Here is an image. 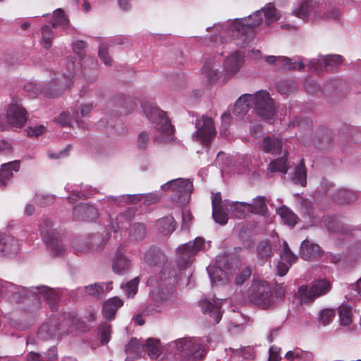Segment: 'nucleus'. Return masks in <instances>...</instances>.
<instances>
[{
	"label": "nucleus",
	"mask_w": 361,
	"mask_h": 361,
	"mask_svg": "<svg viewBox=\"0 0 361 361\" xmlns=\"http://www.w3.org/2000/svg\"><path fill=\"white\" fill-rule=\"evenodd\" d=\"M262 11L264 15L265 23L268 25L280 18L278 10L274 6L268 4L247 18L236 19L228 25L226 33L235 41L237 46L246 47L253 39L255 28L259 26L263 20Z\"/></svg>",
	"instance_id": "f257e3e1"
},
{
	"label": "nucleus",
	"mask_w": 361,
	"mask_h": 361,
	"mask_svg": "<svg viewBox=\"0 0 361 361\" xmlns=\"http://www.w3.org/2000/svg\"><path fill=\"white\" fill-rule=\"evenodd\" d=\"M6 298L11 302L16 303H20L30 298L39 303L42 298L49 303L52 311L56 308L58 300L55 290L48 286H39L27 288L0 280V298Z\"/></svg>",
	"instance_id": "f03ea898"
},
{
	"label": "nucleus",
	"mask_w": 361,
	"mask_h": 361,
	"mask_svg": "<svg viewBox=\"0 0 361 361\" xmlns=\"http://www.w3.org/2000/svg\"><path fill=\"white\" fill-rule=\"evenodd\" d=\"M178 283L176 271L170 266H165L159 277H149L147 284L151 287L150 293L157 300L167 301L173 296Z\"/></svg>",
	"instance_id": "7ed1b4c3"
},
{
	"label": "nucleus",
	"mask_w": 361,
	"mask_h": 361,
	"mask_svg": "<svg viewBox=\"0 0 361 361\" xmlns=\"http://www.w3.org/2000/svg\"><path fill=\"white\" fill-rule=\"evenodd\" d=\"M168 350L175 357L183 360H200L203 358L201 338H181L171 342Z\"/></svg>",
	"instance_id": "20e7f679"
},
{
	"label": "nucleus",
	"mask_w": 361,
	"mask_h": 361,
	"mask_svg": "<svg viewBox=\"0 0 361 361\" xmlns=\"http://www.w3.org/2000/svg\"><path fill=\"white\" fill-rule=\"evenodd\" d=\"M43 241L47 245L50 255L54 257H63L66 253L59 232L54 228L53 222L47 218L42 219L39 225Z\"/></svg>",
	"instance_id": "39448f33"
},
{
	"label": "nucleus",
	"mask_w": 361,
	"mask_h": 361,
	"mask_svg": "<svg viewBox=\"0 0 361 361\" xmlns=\"http://www.w3.org/2000/svg\"><path fill=\"white\" fill-rule=\"evenodd\" d=\"M192 188V182L181 178L171 180L161 186L162 190L171 192V201L180 207L189 202Z\"/></svg>",
	"instance_id": "423d86ee"
},
{
	"label": "nucleus",
	"mask_w": 361,
	"mask_h": 361,
	"mask_svg": "<svg viewBox=\"0 0 361 361\" xmlns=\"http://www.w3.org/2000/svg\"><path fill=\"white\" fill-rule=\"evenodd\" d=\"M140 104L147 119L155 124L159 131L167 135L173 134L174 127L171 125V121L165 111L149 101H142Z\"/></svg>",
	"instance_id": "0eeeda50"
},
{
	"label": "nucleus",
	"mask_w": 361,
	"mask_h": 361,
	"mask_svg": "<svg viewBox=\"0 0 361 361\" xmlns=\"http://www.w3.org/2000/svg\"><path fill=\"white\" fill-rule=\"evenodd\" d=\"M249 299L255 305L263 309H270L274 306L275 297L271 286L264 281L252 283Z\"/></svg>",
	"instance_id": "6e6552de"
},
{
	"label": "nucleus",
	"mask_w": 361,
	"mask_h": 361,
	"mask_svg": "<svg viewBox=\"0 0 361 361\" xmlns=\"http://www.w3.org/2000/svg\"><path fill=\"white\" fill-rule=\"evenodd\" d=\"M331 283L325 279L316 280L310 286H301L296 293L302 304H311L319 297L326 295L331 290Z\"/></svg>",
	"instance_id": "1a4fd4ad"
},
{
	"label": "nucleus",
	"mask_w": 361,
	"mask_h": 361,
	"mask_svg": "<svg viewBox=\"0 0 361 361\" xmlns=\"http://www.w3.org/2000/svg\"><path fill=\"white\" fill-rule=\"evenodd\" d=\"M252 95L255 112L262 119L270 123L276 112L273 99L271 98L269 92L264 90H259Z\"/></svg>",
	"instance_id": "9d476101"
},
{
	"label": "nucleus",
	"mask_w": 361,
	"mask_h": 361,
	"mask_svg": "<svg viewBox=\"0 0 361 361\" xmlns=\"http://www.w3.org/2000/svg\"><path fill=\"white\" fill-rule=\"evenodd\" d=\"M203 247V238L183 244L176 249V264L180 270L185 269L193 262L195 256Z\"/></svg>",
	"instance_id": "9b49d317"
},
{
	"label": "nucleus",
	"mask_w": 361,
	"mask_h": 361,
	"mask_svg": "<svg viewBox=\"0 0 361 361\" xmlns=\"http://www.w3.org/2000/svg\"><path fill=\"white\" fill-rule=\"evenodd\" d=\"M7 118L11 126L16 128H22L25 124L27 118V111L18 102V99L12 98L11 103L8 106Z\"/></svg>",
	"instance_id": "f8f14e48"
},
{
	"label": "nucleus",
	"mask_w": 361,
	"mask_h": 361,
	"mask_svg": "<svg viewBox=\"0 0 361 361\" xmlns=\"http://www.w3.org/2000/svg\"><path fill=\"white\" fill-rule=\"evenodd\" d=\"M98 217L97 209L87 203H80L73 208V219L74 221H92Z\"/></svg>",
	"instance_id": "ddd939ff"
},
{
	"label": "nucleus",
	"mask_w": 361,
	"mask_h": 361,
	"mask_svg": "<svg viewBox=\"0 0 361 361\" xmlns=\"http://www.w3.org/2000/svg\"><path fill=\"white\" fill-rule=\"evenodd\" d=\"M283 250L281 254V261L277 264L278 275L283 276L286 274L290 267L296 262L298 257L290 250L287 242H283Z\"/></svg>",
	"instance_id": "4468645a"
},
{
	"label": "nucleus",
	"mask_w": 361,
	"mask_h": 361,
	"mask_svg": "<svg viewBox=\"0 0 361 361\" xmlns=\"http://www.w3.org/2000/svg\"><path fill=\"white\" fill-rule=\"evenodd\" d=\"M145 262L151 267H162L167 262L165 253L159 247H150L145 254Z\"/></svg>",
	"instance_id": "2eb2a0df"
},
{
	"label": "nucleus",
	"mask_w": 361,
	"mask_h": 361,
	"mask_svg": "<svg viewBox=\"0 0 361 361\" xmlns=\"http://www.w3.org/2000/svg\"><path fill=\"white\" fill-rule=\"evenodd\" d=\"M207 314L205 319L209 324L215 325L218 324L222 317L221 302L212 303L204 300V315Z\"/></svg>",
	"instance_id": "dca6fc26"
},
{
	"label": "nucleus",
	"mask_w": 361,
	"mask_h": 361,
	"mask_svg": "<svg viewBox=\"0 0 361 361\" xmlns=\"http://www.w3.org/2000/svg\"><path fill=\"white\" fill-rule=\"evenodd\" d=\"M123 305V301L118 297H113L105 301L102 305V315L108 321L114 319L118 310Z\"/></svg>",
	"instance_id": "f3484780"
},
{
	"label": "nucleus",
	"mask_w": 361,
	"mask_h": 361,
	"mask_svg": "<svg viewBox=\"0 0 361 361\" xmlns=\"http://www.w3.org/2000/svg\"><path fill=\"white\" fill-rule=\"evenodd\" d=\"M20 169V161L16 160L3 164L0 169V187L7 185L13 177V171H18Z\"/></svg>",
	"instance_id": "a211bd4d"
},
{
	"label": "nucleus",
	"mask_w": 361,
	"mask_h": 361,
	"mask_svg": "<svg viewBox=\"0 0 361 361\" xmlns=\"http://www.w3.org/2000/svg\"><path fill=\"white\" fill-rule=\"evenodd\" d=\"M18 249V241L13 236L0 233V255L16 253Z\"/></svg>",
	"instance_id": "6ab92c4d"
},
{
	"label": "nucleus",
	"mask_w": 361,
	"mask_h": 361,
	"mask_svg": "<svg viewBox=\"0 0 361 361\" xmlns=\"http://www.w3.org/2000/svg\"><path fill=\"white\" fill-rule=\"evenodd\" d=\"M112 269L114 272L118 274H123L130 269V262L123 255L121 247L118 248L115 254Z\"/></svg>",
	"instance_id": "aec40b11"
},
{
	"label": "nucleus",
	"mask_w": 361,
	"mask_h": 361,
	"mask_svg": "<svg viewBox=\"0 0 361 361\" xmlns=\"http://www.w3.org/2000/svg\"><path fill=\"white\" fill-rule=\"evenodd\" d=\"M243 62V56L239 51L234 52L228 56L224 62L226 72L228 74L234 75L239 71Z\"/></svg>",
	"instance_id": "412c9836"
},
{
	"label": "nucleus",
	"mask_w": 361,
	"mask_h": 361,
	"mask_svg": "<svg viewBox=\"0 0 361 361\" xmlns=\"http://www.w3.org/2000/svg\"><path fill=\"white\" fill-rule=\"evenodd\" d=\"M144 351V344L135 338H132L125 347L127 355L126 361H133V359L140 357Z\"/></svg>",
	"instance_id": "4be33fe9"
},
{
	"label": "nucleus",
	"mask_w": 361,
	"mask_h": 361,
	"mask_svg": "<svg viewBox=\"0 0 361 361\" xmlns=\"http://www.w3.org/2000/svg\"><path fill=\"white\" fill-rule=\"evenodd\" d=\"M320 247L316 243H313L308 240H305L300 245V255L305 260H310L319 255Z\"/></svg>",
	"instance_id": "5701e85b"
},
{
	"label": "nucleus",
	"mask_w": 361,
	"mask_h": 361,
	"mask_svg": "<svg viewBox=\"0 0 361 361\" xmlns=\"http://www.w3.org/2000/svg\"><path fill=\"white\" fill-rule=\"evenodd\" d=\"M254 97L245 94L241 96L235 103L233 112L236 116L245 114L252 106Z\"/></svg>",
	"instance_id": "b1692460"
},
{
	"label": "nucleus",
	"mask_w": 361,
	"mask_h": 361,
	"mask_svg": "<svg viewBox=\"0 0 361 361\" xmlns=\"http://www.w3.org/2000/svg\"><path fill=\"white\" fill-rule=\"evenodd\" d=\"M133 214L134 213L131 210H126L123 213H120L116 218V222L110 223V230L116 232L118 229L127 228L130 225Z\"/></svg>",
	"instance_id": "393cba45"
},
{
	"label": "nucleus",
	"mask_w": 361,
	"mask_h": 361,
	"mask_svg": "<svg viewBox=\"0 0 361 361\" xmlns=\"http://www.w3.org/2000/svg\"><path fill=\"white\" fill-rule=\"evenodd\" d=\"M224 206L226 209L230 207L233 214L238 219H245L250 214H252L251 211H250L251 207L248 203L233 202L231 203H226Z\"/></svg>",
	"instance_id": "a878e982"
},
{
	"label": "nucleus",
	"mask_w": 361,
	"mask_h": 361,
	"mask_svg": "<svg viewBox=\"0 0 361 361\" xmlns=\"http://www.w3.org/2000/svg\"><path fill=\"white\" fill-rule=\"evenodd\" d=\"M282 149V141L276 137L267 136L262 141V149L266 153L272 154H280Z\"/></svg>",
	"instance_id": "bb28decb"
},
{
	"label": "nucleus",
	"mask_w": 361,
	"mask_h": 361,
	"mask_svg": "<svg viewBox=\"0 0 361 361\" xmlns=\"http://www.w3.org/2000/svg\"><path fill=\"white\" fill-rule=\"evenodd\" d=\"M332 198L336 203L345 204L355 201L357 195L354 191L348 189H340L334 194Z\"/></svg>",
	"instance_id": "cd10ccee"
},
{
	"label": "nucleus",
	"mask_w": 361,
	"mask_h": 361,
	"mask_svg": "<svg viewBox=\"0 0 361 361\" xmlns=\"http://www.w3.org/2000/svg\"><path fill=\"white\" fill-rule=\"evenodd\" d=\"M320 0H301L300 5L293 11V14L302 19L307 18L309 13L313 9V4H317Z\"/></svg>",
	"instance_id": "c85d7f7f"
},
{
	"label": "nucleus",
	"mask_w": 361,
	"mask_h": 361,
	"mask_svg": "<svg viewBox=\"0 0 361 361\" xmlns=\"http://www.w3.org/2000/svg\"><path fill=\"white\" fill-rule=\"evenodd\" d=\"M92 109V104L88 103L80 106V112L76 111L75 110L72 111L74 121L76 123L79 128L82 129H86L87 128V123L84 121L81 120L80 117H88Z\"/></svg>",
	"instance_id": "c756f323"
},
{
	"label": "nucleus",
	"mask_w": 361,
	"mask_h": 361,
	"mask_svg": "<svg viewBox=\"0 0 361 361\" xmlns=\"http://www.w3.org/2000/svg\"><path fill=\"white\" fill-rule=\"evenodd\" d=\"M212 286L224 283L227 280L226 273L219 267L207 268Z\"/></svg>",
	"instance_id": "7c9ffc66"
},
{
	"label": "nucleus",
	"mask_w": 361,
	"mask_h": 361,
	"mask_svg": "<svg viewBox=\"0 0 361 361\" xmlns=\"http://www.w3.org/2000/svg\"><path fill=\"white\" fill-rule=\"evenodd\" d=\"M159 231L164 235L171 233L175 230L176 222L171 215L166 216L157 221Z\"/></svg>",
	"instance_id": "2f4dec72"
},
{
	"label": "nucleus",
	"mask_w": 361,
	"mask_h": 361,
	"mask_svg": "<svg viewBox=\"0 0 361 361\" xmlns=\"http://www.w3.org/2000/svg\"><path fill=\"white\" fill-rule=\"evenodd\" d=\"M204 147L210 146L211 141L216 137V130L212 118L204 116Z\"/></svg>",
	"instance_id": "473e14b6"
},
{
	"label": "nucleus",
	"mask_w": 361,
	"mask_h": 361,
	"mask_svg": "<svg viewBox=\"0 0 361 361\" xmlns=\"http://www.w3.org/2000/svg\"><path fill=\"white\" fill-rule=\"evenodd\" d=\"M146 351L151 359H157L160 355L159 341L154 338H148L144 345Z\"/></svg>",
	"instance_id": "72a5a7b5"
},
{
	"label": "nucleus",
	"mask_w": 361,
	"mask_h": 361,
	"mask_svg": "<svg viewBox=\"0 0 361 361\" xmlns=\"http://www.w3.org/2000/svg\"><path fill=\"white\" fill-rule=\"evenodd\" d=\"M250 211L252 214L264 215L267 211V205L266 204V200L262 196H258L253 199L252 204H249Z\"/></svg>",
	"instance_id": "f704fd0d"
},
{
	"label": "nucleus",
	"mask_w": 361,
	"mask_h": 361,
	"mask_svg": "<svg viewBox=\"0 0 361 361\" xmlns=\"http://www.w3.org/2000/svg\"><path fill=\"white\" fill-rule=\"evenodd\" d=\"M51 25H45L41 28L42 31V40L41 44L46 49H49L52 45V39L54 33L52 31Z\"/></svg>",
	"instance_id": "c9c22d12"
},
{
	"label": "nucleus",
	"mask_w": 361,
	"mask_h": 361,
	"mask_svg": "<svg viewBox=\"0 0 361 361\" xmlns=\"http://www.w3.org/2000/svg\"><path fill=\"white\" fill-rule=\"evenodd\" d=\"M277 212L286 224L294 226L297 223V216L288 207H282Z\"/></svg>",
	"instance_id": "e433bc0d"
},
{
	"label": "nucleus",
	"mask_w": 361,
	"mask_h": 361,
	"mask_svg": "<svg viewBox=\"0 0 361 361\" xmlns=\"http://www.w3.org/2000/svg\"><path fill=\"white\" fill-rule=\"evenodd\" d=\"M294 180L302 186H305L307 183V171L304 159H302L295 169Z\"/></svg>",
	"instance_id": "4c0bfd02"
},
{
	"label": "nucleus",
	"mask_w": 361,
	"mask_h": 361,
	"mask_svg": "<svg viewBox=\"0 0 361 361\" xmlns=\"http://www.w3.org/2000/svg\"><path fill=\"white\" fill-rule=\"evenodd\" d=\"M338 315L341 325L348 326L352 322V310L349 305H341L338 308Z\"/></svg>",
	"instance_id": "58836bf2"
},
{
	"label": "nucleus",
	"mask_w": 361,
	"mask_h": 361,
	"mask_svg": "<svg viewBox=\"0 0 361 361\" xmlns=\"http://www.w3.org/2000/svg\"><path fill=\"white\" fill-rule=\"evenodd\" d=\"M279 60L280 61L279 62V64H281L282 68L288 70L298 69L302 71L305 68V65L302 61L293 62L291 59L286 56H281Z\"/></svg>",
	"instance_id": "ea45409f"
},
{
	"label": "nucleus",
	"mask_w": 361,
	"mask_h": 361,
	"mask_svg": "<svg viewBox=\"0 0 361 361\" xmlns=\"http://www.w3.org/2000/svg\"><path fill=\"white\" fill-rule=\"evenodd\" d=\"M130 236L135 240H142L146 236V226L142 223H135L133 224L130 231Z\"/></svg>",
	"instance_id": "a19ab883"
},
{
	"label": "nucleus",
	"mask_w": 361,
	"mask_h": 361,
	"mask_svg": "<svg viewBox=\"0 0 361 361\" xmlns=\"http://www.w3.org/2000/svg\"><path fill=\"white\" fill-rule=\"evenodd\" d=\"M297 87L295 81L292 80H283L276 84V90L281 94H287L293 92Z\"/></svg>",
	"instance_id": "79ce46f5"
},
{
	"label": "nucleus",
	"mask_w": 361,
	"mask_h": 361,
	"mask_svg": "<svg viewBox=\"0 0 361 361\" xmlns=\"http://www.w3.org/2000/svg\"><path fill=\"white\" fill-rule=\"evenodd\" d=\"M269 169L271 171H279L286 173L288 169L287 159L286 157H283L271 161L269 165Z\"/></svg>",
	"instance_id": "37998d69"
},
{
	"label": "nucleus",
	"mask_w": 361,
	"mask_h": 361,
	"mask_svg": "<svg viewBox=\"0 0 361 361\" xmlns=\"http://www.w3.org/2000/svg\"><path fill=\"white\" fill-rule=\"evenodd\" d=\"M204 78H207L209 85L214 84L219 78V72L214 68L213 65L209 63L206 66L204 64Z\"/></svg>",
	"instance_id": "c03bdc74"
},
{
	"label": "nucleus",
	"mask_w": 361,
	"mask_h": 361,
	"mask_svg": "<svg viewBox=\"0 0 361 361\" xmlns=\"http://www.w3.org/2000/svg\"><path fill=\"white\" fill-rule=\"evenodd\" d=\"M341 15V11L338 8L334 6L329 5L326 6V11L324 12L322 16H319L318 18L326 20H338Z\"/></svg>",
	"instance_id": "a18cd8bd"
},
{
	"label": "nucleus",
	"mask_w": 361,
	"mask_h": 361,
	"mask_svg": "<svg viewBox=\"0 0 361 361\" xmlns=\"http://www.w3.org/2000/svg\"><path fill=\"white\" fill-rule=\"evenodd\" d=\"M257 255L262 259H267L271 255V247L268 240L261 241L257 247Z\"/></svg>",
	"instance_id": "49530a36"
},
{
	"label": "nucleus",
	"mask_w": 361,
	"mask_h": 361,
	"mask_svg": "<svg viewBox=\"0 0 361 361\" xmlns=\"http://www.w3.org/2000/svg\"><path fill=\"white\" fill-rule=\"evenodd\" d=\"M139 281V278L135 277L124 286L121 285V288L126 291L128 298H133L137 293Z\"/></svg>",
	"instance_id": "de8ad7c7"
},
{
	"label": "nucleus",
	"mask_w": 361,
	"mask_h": 361,
	"mask_svg": "<svg viewBox=\"0 0 361 361\" xmlns=\"http://www.w3.org/2000/svg\"><path fill=\"white\" fill-rule=\"evenodd\" d=\"M111 327V325L108 324H102L99 326L98 331L102 344H106L110 341Z\"/></svg>",
	"instance_id": "09e8293b"
},
{
	"label": "nucleus",
	"mask_w": 361,
	"mask_h": 361,
	"mask_svg": "<svg viewBox=\"0 0 361 361\" xmlns=\"http://www.w3.org/2000/svg\"><path fill=\"white\" fill-rule=\"evenodd\" d=\"M43 90V87L41 84L33 82H27L24 86V91L28 93L30 97H35L39 93Z\"/></svg>",
	"instance_id": "8fccbe9b"
},
{
	"label": "nucleus",
	"mask_w": 361,
	"mask_h": 361,
	"mask_svg": "<svg viewBox=\"0 0 361 361\" xmlns=\"http://www.w3.org/2000/svg\"><path fill=\"white\" fill-rule=\"evenodd\" d=\"M212 216L214 221L220 225H225L228 220V216L223 207L212 209Z\"/></svg>",
	"instance_id": "3c124183"
},
{
	"label": "nucleus",
	"mask_w": 361,
	"mask_h": 361,
	"mask_svg": "<svg viewBox=\"0 0 361 361\" xmlns=\"http://www.w3.org/2000/svg\"><path fill=\"white\" fill-rule=\"evenodd\" d=\"M343 58L341 55H329L324 59V66L327 69H332L333 68L341 64Z\"/></svg>",
	"instance_id": "603ef678"
},
{
	"label": "nucleus",
	"mask_w": 361,
	"mask_h": 361,
	"mask_svg": "<svg viewBox=\"0 0 361 361\" xmlns=\"http://www.w3.org/2000/svg\"><path fill=\"white\" fill-rule=\"evenodd\" d=\"M233 353L238 355L242 356L245 359H252L255 356L254 348L252 346H244L239 349L231 348Z\"/></svg>",
	"instance_id": "864d4df0"
},
{
	"label": "nucleus",
	"mask_w": 361,
	"mask_h": 361,
	"mask_svg": "<svg viewBox=\"0 0 361 361\" xmlns=\"http://www.w3.org/2000/svg\"><path fill=\"white\" fill-rule=\"evenodd\" d=\"M85 291L93 297L102 298L104 295V288L99 283H94L90 286H85Z\"/></svg>",
	"instance_id": "5fc2aeb1"
},
{
	"label": "nucleus",
	"mask_w": 361,
	"mask_h": 361,
	"mask_svg": "<svg viewBox=\"0 0 361 361\" xmlns=\"http://www.w3.org/2000/svg\"><path fill=\"white\" fill-rule=\"evenodd\" d=\"M55 197L50 195L36 194L35 196V202L40 207L50 205L54 202Z\"/></svg>",
	"instance_id": "6e6d98bb"
},
{
	"label": "nucleus",
	"mask_w": 361,
	"mask_h": 361,
	"mask_svg": "<svg viewBox=\"0 0 361 361\" xmlns=\"http://www.w3.org/2000/svg\"><path fill=\"white\" fill-rule=\"evenodd\" d=\"M335 315V312L332 309L322 310L319 313V321L324 326H326L334 319Z\"/></svg>",
	"instance_id": "4d7b16f0"
},
{
	"label": "nucleus",
	"mask_w": 361,
	"mask_h": 361,
	"mask_svg": "<svg viewBox=\"0 0 361 361\" xmlns=\"http://www.w3.org/2000/svg\"><path fill=\"white\" fill-rule=\"evenodd\" d=\"M252 269L250 267L243 269L235 276V283L236 285L243 284L251 276Z\"/></svg>",
	"instance_id": "13d9d810"
},
{
	"label": "nucleus",
	"mask_w": 361,
	"mask_h": 361,
	"mask_svg": "<svg viewBox=\"0 0 361 361\" xmlns=\"http://www.w3.org/2000/svg\"><path fill=\"white\" fill-rule=\"evenodd\" d=\"M300 210L301 212L307 215L308 218H312L314 215L312 202L307 199H302L300 201Z\"/></svg>",
	"instance_id": "bf43d9fd"
},
{
	"label": "nucleus",
	"mask_w": 361,
	"mask_h": 361,
	"mask_svg": "<svg viewBox=\"0 0 361 361\" xmlns=\"http://www.w3.org/2000/svg\"><path fill=\"white\" fill-rule=\"evenodd\" d=\"M181 216H182V224H181V228L182 230H187L188 231L190 228V226L192 223L193 217L192 216V214L188 210H182L181 212Z\"/></svg>",
	"instance_id": "052dcab7"
},
{
	"label": "nucleus",
	"mask_w": 361,
	"mask_h": 361,
	"mask_svg": "<svg viewBox=\"0 0 361 361\" xmlns=\"http://www.w3.org/2000/svg\"><path fill=\"white\" fill-rule=\"evenodd\" d=\"M70 192L71 195L66 197L70 202H74L80 199L85 198L87 197L84 192V189L82 185H80V190L73 189Z\"/></svg>",
	"instance_id": "680f3d73"
},
{
	"label": "nucleus",
	"mask_w": 361,
	"mask_h": 361,
	"mask_svg": "<svg viewBox=\"0 0 361 361\" xmlns=\"http://www.w3.org/2000/svg\"><path fill=\"white\" fill-rule=\"evenodd\" d=\"M87 47V42L82 40H78L73 44V50L80 57H82L85 54V49Z\"/></svg>",
	"instance_id": "e2e57ef3"
},
{
	"label": "nucleus",
	"mask_w": 361,
	"mask_h": 361,
	"mask_svg": "<svg viewBox=\"0 0 361 361\" xmlns=\"http://www.w3.org/2000/svg\"><path fill=\"white\" fill-rule=\"evenodd\" d=\"M73 121H74L73 116H71L69 113L67 112L61 113L56 118V121L63 126H71Z\"/></svg>",
	"instance_id": "0e129e2a"
},
{
	"label": "nucleus",
	"mask_w": 361,
	"mask_h": 361,
	"mask_svg": "<svg viewBox=\"0 0 361 361\" xmlns=\"http://www.w3.org/2000/svg\"><path fill=\"white\" fill-rule=\"evenodd\" d=\"M143 204L151 205L157 203L160 200V195L157 192L143 194Z\"/></svg>",
	"instance_id": "69168bd1"
},
{
	"label": "nucleus",
	"mask_w": 361,
	"mask_h": 361,
	"mask_svg": "<svg viewBox=\"0 0 361 361\" xmlns=\"http://www.w3.org/2000/svg\"><path fill=\"white\" fill-rule=\"evenodd\" d=\"M99 57L105 65L111 66V59L109 55L107 48L103 45H100L98 51Z\"/></svg>",
	"instance_id": "338daca9"
},
{
	"label": "nucleus",
	"mask_w": 361,
	"mask_h": 361,
	"mask_svg": "<svg viewBox=\"0 0 361 361\" xmlns=\"http://www.w3.org/2000/svg\"><path fill=\"white\" fill-rule=\"evenodd\" d=\"M161 311V307L159 305L149 303L145 305L142 310V314L144 316L153 315L157 312Z\"/></svg>",
	"instance_id": "774afa93"
}]
</instances>
